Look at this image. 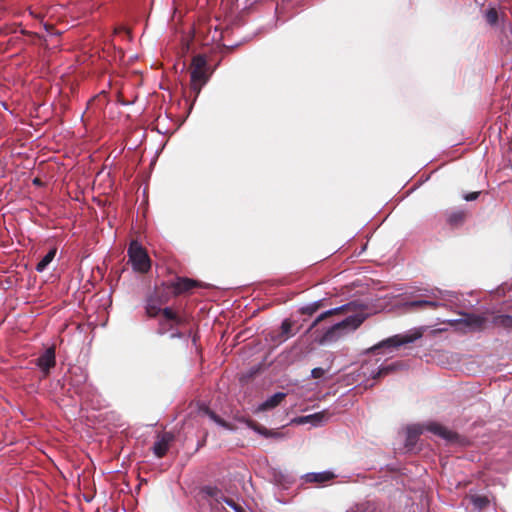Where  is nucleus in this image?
Instances as JSON below:
<instances>
[{
	"label": "nucleus",
	"instance_id": "nucleus-1",
	"mask_svg": "<svg viewBox=\"0 0 512 512\" xmlns=\"http://www.w3.org/2000/svg\"><path fill=\"white\" fill-rule=\"evenodd\" d=\"M190 89L197 98L203 86L209 81L212 72L209 70L206 56L203 54L195 55L192 58L190 67Z\"/></svg>",
	"mask_w": 512,
	"mask_h": 512
},
{
	"label": "nucleus",
	"instance_id": "nucleus-2",
	"mask_svg": "<svg viewBox=\"0 0 512 512\" xmlns=\"http://www.w3.org/2000/svg\"><path fill=\"white\" fill-rule=\"evenodd\" d=\"M365 319L366 314L363 312L350 315L346 317L344 320L328 328L326 332L322 335L319 342L321 344H324L327 342L336 341L344 333L356 330L364 322Z\"/></svg>",
	"mask_w": 512,
	"mask_h": 512
},
{
	"label": "nucleus",
	"instance_id": "nucleus-3",
	"mask_svg": "<svg viewBox=\"0 0 512 512\" xmlns=\"http://www.w3.org/2000/svg\"><path fill=\"white\" fill-rule=\"evenodd\" d=\"M129 262L133 269L139 273H147L151 268V259L146 249L136 240L128 247Z\"/></svg>",
	"mask_w": 512,
	"mask_h": 512
},
{
	"label": "nucleus",
	"instance_id": "nucleus-4",
	"mask_svg": "<svg viewBox=\"0 0 512 512\" xmlns=\"http://www.w3.org/2000/svg\"><path fill=\"white\" fill-rule=\"evenodd\" d=\"M448 324L463 332H480L487 327V318L473 313H463L459 319L449 320Z\"/></svg>",
	"mask_w": 512,
	"mask_h": 512
},
{
	"label": "nucleus",
	"instance_id": "nucleus-5",
	"mask_svg": "<svg viewBox=\"0 0 512 512\" xmlns=\"http://www.w3.org/2000/svg\"><path fill=\"white\" fill-rule=\"evenodd\" d=\"M165 286L177 297L190 293L194 288H203L204 284L191 278L176 276L175 279L165 282Z\"/></svg>",
	"mask_w": 512,
	"mask_h": 512
},
{
	"label": "nucleus",
	"instance_id": "nucleus-6",
	"mask_svg": "<svg viewBox=\"0 0 512 512\" xmlns=\"http://www.w3.org/2000/svg\"><path fill=\"white\" fill-rule=\"evenodd\" d=\"M421 337L420 332H415L413 334H405V335H394L392 337H389L377 345H374L370 351L375 352L376 350L384 347H399L408 343H412L418 338Z\"/></svg>",
	"mask_w": 512,
	"mask_h": 512
},
{
	"label": "nucleus",
	"instance_id": "nucleus-7",
	"mask_svg": "<svg viewBox=\"0 0 512 512\" xmlns=\"http://www.w3.org/2000/svg\"><path fill=\"white\" fill-rule=\"evenodd\" d=\"M37 366L47 376L50 370L56 365L55 347L51 346L45 350L36 360Z\"/></svg>",
	"mask_w": 512,
	"mask_h": 512
},
{
	"label": "nucleus",
	"instance_id": "nucleus-8",
	"mask_svg": "<svg viewBox=\"0 0 512 512\" xmlns=\"http://www.w3.org/2000/svg\"><path fill=\"white\" fill-rule=\"evenodd\" d=\"M174 440V435L171 432H163L157 436V440L153 445V452L158 458H162L169 450L170 444Z\"/></svg>",
	"mask_w": 512,
	"mask_h": 512
},
{
	"label": "nucleus",
	"instance_id": "nucleus-9",
	"mask_svg": "<svg viewBox=\"0 0 512 512\" xmlns=\"http://www.w3.org/2000/svg\"><path fill=\"white\" fill-rule=\"evenodd\" d=\"M426 429L429 432L445 439L448 442H457L459 439V435L456 432L449 430L445 426H443L439 423H436V422L429 423L426 426Z\"/></svg>",
	"mask_w": 512,
	"mask_h": 512
},
{
	"label": "nucleus",
	"instance_id": "nucleus-10",
	"mask_svg": "<svg viewBox=\"0 0 512 512\" xmlns=\"http://www.w3.org/2000/svg\"><path fill=\"white\" fill-rule=\"evenodd\" d=\"M356 304L354 302L348 303L346 305H342L340 307L328 310L322 314H320L311 324L308 331L312 330L314 327H316L321 321L324 319L333 316V315H340L347 312L355 311Z\"/></svg>",
	"mask_w": 512,
	"mask_h": 512
},
{
	"label": "nucleus",
	"instance_id": "nucleus-11",
	"mask_svg": "<svg viewBox=\"0 0 512 512\" xmlns=\"http://www.w3.org/2000/svg\"><path fill=\"white\" fill-rule=\"evenodd\" d=\"M336 475L331 471H323V472H311L307 473L303 476V479L306 483H316V484H325L327 482L332 481Z\"/></svg>",
	"mask_w": 512,
	"mask_h": 512
},
{
	"label": "nucleus",
	"instance_id": "nucleus-12",
	"mask_svg": "<svg viewBox=\"0 0 512 512\" xmlns=\"http://www.w3.org/2000/svg\"><path fill=\"white\" fill-rule=\"evenodd\" d=\"M199 412L205 416H208L212 421H214L216 424L220 425L226 430H234L235 427L222 419L220 416H218L213 410H211L208 406L201 405L199 407Z\"/></svg>",
	"mask_w": 512,
	"mask_h": 512
},
{
	"label": "nucleus",
	"instance_id": "nucleus-13",
	"mask_svg": "<svg viewBox=\"0 0 512 512\" xmlns=\"http://www.w3.org/2000/svg\"><path fill=\"white\" fill-rule=\"evenodd\" d=\"M286 398V393H283V392H277L275 393L274 395H272L271 397H269L266 401H264L263 403H261L258 408H257V411L259 412H263V411H268V410H272L274 409L275 407H277L278 405H280V403Z\"/></svg>",
	"mask_w": 512,
	"mask_h": 512
},
{
	"label": "nucleus",
	"instance_id": "nucleus-14",
	"mask_svg": "<svg viewBox=\"0 0 512 512\" xmlns=\"http://www.w3.org/2000/svg\"><path fill=\"white\" fill-rule=\"evenodd\" d=\"M171 293V289H168L165 286V282H163L160 287H157L154 290L151 296L155 297L156 301H158V304L165 305L169 302Z\"/></svg>",
	"mask_w": 512,
	"mask_h": 512
},
{
	"label": "nucleus",
	"instance_id": "nucleus-15",
	"mask_svg": "<svg viewBox=\"0 0 512 512\" xmlns=\"http://www.w3.org/2000/svg\"><path fill=\"white\" fill-rule=\"evenodd\" d=\"M161 306L162 305L158 304V301H156L155 297L150 295L147 298L146 305H145V311H146L147 316L150 318L157 317L159 314H161V311H162Z\"/></svg>",
	"mask_w": 512,
	"mask_h": 512
},
{
	"label": "nucleus",
	"instance_id": "nucleus-16",
	"mask_svg": "<svg viewBox=\"0 0 512 512\" xmlns=\"http://www.w3.org/2000/svg\"><path fill=\"white\" fill-rule=\"evenodd\" d=\"M329 413L326 411L318 412L315 414L303 416L299 419L300 423H312L313 425L317 426L321 424L322 422L328 420Z\"/></svg>",
	"mask_w": 512,
	"mask_h": 512
},
{
	"label": "nucleus",
	"instance_id": "nucleus-17",
	"mask_svg": "<svg viewBox=\"0 0 512 512\" xmlns=\"http://www.w3.org/2000/svg\"><path fill=\"white\" fill-rule=\"evenodd\" d=\"M467 217V213L464 210H455L448 214L447 222L451 227H458L462 225Z\"/></svg>",
	"mask_w": 512,
	"mask_h": 512
},
{
	"label": "nucleus",
	"instance_id": "nucleus-18",
	"mask_svg": "<svg viewBox=\"0 0 512 512\" xmlns=\"http://www.w3.org/2000/svg\"><path fill=\"white\" fill-rule=\"evenodd\" d=\"M292 327L293 323L290 319L283 320L280 328V333L277 336L279 342H284L295 335V332L292 331Z\"/></svg>",
	"mask_w": 512,
	"mask_h": 512
},
{
	"label": "nucleus",
	"instance_id": "nucleus-19",
	"mask_svg": "<svg viewBox=\"0 0 512 512\" xmlns=\"http://www.w3.org/2000/svg\"><path fill=\"white\" fill-rule=\"evenodd\" d=\"M403 364L401 362H394L389 365L381 366L378 371L372 375L373 379H379L384 376L394 373L396 370L401 368Z\"/></svg>",
	"mask_w": 512,
	"mask_h": 512
},
{
	"label": "nucleus",
	"instance_id": "nucleus-20",
	"mask_svg": "<svg viewBox=\"0 0 512 512\" xmlns=\"http://www.w3.org/2000/svg\"><path fill=\"white\" fill-rule=\"evenodd\" d=\"M406 305L413 309H436L440 306L438 302L430 300H414L408 302Z\"/></svg>",
	"mask_w": 512,
	"mask_h": 512
},
{
	"label": "nucleus",
	"instance_id": "nucleus-21",
	"mask_svg": "<svg viewBox=\"0 0 512 512\" xmlns=\"http://www.w3.org/2000/svg\"><path fill=\"white\" fill-rule=\"evenodd\" d=\"M492 324L497 327L512 329V316L506 314L496 315L492 319Z\"/></svg>",
	"mask_w": 512,
	"mask_h": 512
},
{
	"label": "nucleus",
	"instance_id": "nucleus-22",
	"mask_svg": "<svg viewBox=\"0 0 512 512\" xmlns=\"http://www.w3.org/2000/svg\"><path fill=\"white\" fill-rule=\"evenodd\" d=\"M56 255V248L51 249L36 265V270L38 272H42L46 269V267L52 262Z\"/></svg>",
	"mask_w": 512,
	"mask_h": 512
},
{
	"label": "nucleus",
	"instance_id": "nucleus-23",
	"mask_svg": "<svg viewBox=\"0 0 512 512\" xmlns=\"http://www.w3.org/2000/svg\"><path fill=\"white\" fill-rule=\"evenodd\" d=\"M247 426L251 429H253L255 432L259 433L260 435L270 438L272 437L271 430L267 429L266 427L258 424L257 422L253 420H246L245 421Z\"/></svg>",
	"mask_w": 512,
	"mask_h": 512
},
{
	"label": "nucleus",
	"instance_id": "nucleus-24",
	"mask_svg": "<svg viewBox=\"0 0 512 512\" xmlns=\"http://www.w3.org/2000/svg\"><path fill=\"white\" fill-rule=\"evenodd\" d=\"M322 307V301H317L301 308L300 312L304 315H313Z\"/></svg>",
	"mask_w": 512,
	"mask_h": 512
},
{
	"label": "nucleus",
	"instance_id": "nucleus-25",
	"mask_svg": "<svg viewBox=\"0 0 512 512\" xmlns=\"http://www.w3.org/2000/svg\"><path fill=\"white\" fill-rule=\"evenodd\" d=\"M72 374L75 376V377H71V380H70V385L75 387V393L79 394L81 392V389H80V384L85 382L86 379H87V376L86 375H83L82 373L79 375V378L80 379H76L77 377V374L76 372H72Z\"/></svg>",
	"mask_w": 512,
	"mask_h": 512
},
{
	"label": "nucleus",
	"instance_id": "nucleus-26",
	"mask_svg": "<svg viewBox=\"0 0 512 512\" xmlns=\"http://www.w3.org/2000/svg\"><path fill=\"white\" fill-rule=\"evenodd\" d=\"M473 505L478 509H484L488 506L489 500L486 496L476 495L472 497Z\"/></svg>",
	"mask_w": 512,
	"mask_h": 512
},
{
	"label": "nucleus",
	"instance_id": "nucleus-27",
	"mask_svg": "<svg viewBox=\"0 0 512 512\" xmlns=\"http://www.w3.org/2000/svg\"><path fill=\"white\" fill-rule=\"evenodd\" d=\"M486 20L490 25H495L498 22V12L495 8H490L486 12Z\"/></svg>",
	"mask_w": 512,
	"mask_h": 512
},
{
	"label": "nucleus",
	"instance_id": "nucleus-28",
	"mask_svg": "<svg viewBox=\"0 0 512 512\" xmlns=\"http://www.w3.org/2000/svg\"><path fill=\"white\" fill-rule=\"evenodd\" d=\"M161 314L166 320L173 321V319H177V313L170 307H165L162 309Z\"/></svg>",
	"mask_w": 512,
	"mask_h": 512
},
{
	"label": "nucleus",
	"instance_id": "nucleus-29",
	"mask_svg": "<svg viewBox=\"0 0 512 512\" xmlns=\"http://www.w3.org/2000/svg\"><path fill=\"white\" fill-rule=\"evenodd\" d=\"M226 504L235 512H246L245 509L240 504L236 503L232 499L226 500Z\"/></svg>",
	"mask_w": 512,
	"mask_h": 512
},
{
	"label": "nucleus",
	"instance_id": "nucleus-30",
	"mask_svg": "<svg viewBox=\"0 0 512 512\" xmlns=\"http://www.w3.org/2000/svg\"><path fill=\"white\" fill-rule=\"evenodd\" d=\"M326 373V370L321 368V367H317V368H314L312 369L311 371V376L314 378V379H318V378H321L325 375Z\"/></svg>",
	"mask_w": 512,
	"mask_h": 512
},
{
	"label": "nucleus",
	"instance_id": "nucleus-31",
	"mask_svg": "<svg viewBox=\"0 0 512 512\" xmlns=\"http://www.w3.org/2000/svg\"><path fill=\"white\" fill-rule=\"evenodd\" d=\"M479 194H480V192H471L469 194H466L464 196V199L466 201H474V200H476L479 197Z\"/></svg>",
	"mask_w": 512,
	"mask_h": 512
},
{
	"label": "nucleus",
	"instance_id": "nucleus-32",
	"mask_svg": "<svg viewBox=\"0 0 512 512\" xmlns=\"http://www.w3.org/2000/svg\"><path fill=\"white\" fill-rule=\"evenodd\" d=\"M172 322H173L174 324H176V325H183V324L185 323V320H184V318H183V317H181V316H179V315L177 314V319H173V321H172Z\"/></svg>",
	"mask_w": 512,
	"mask_h": 512
},
{
	"label": "nucleus",
	"instance_id": "nucleus-33",
	"mask_svg": "<svg viewBox=\"0 0 512 512\" xmlns=\"http://www.w3.org/2000/svg\"><path fill=\"white\" fill-rule=\"evenodd\" d=\"M159 326H160V327H159V330H158V334L163 335V334L166 332V330H165V328H164V322H163V321H160V322H159Z\"/></svg>",
	"mask_w": 512,
	"mask_h": 512
},
{
	"label": "nucleus",
	"instance_id": "nucleus-34",
	"mask_svg": "<svg viewBox=\"0 0 512 512\" xmlns=\"http://www.w3.org/2000/svg\"><path fill=\"white\" fill-rule=\"evenodd\" d=\"M183 337V333L182 332H174L171 334V338H182Z\"/></svg>",
	"mask_w": 512,
	"mask_h": 512
},
{
	"label": "nucleus",
	"instance_id": "nucleus-35",
	"mask_svg": "<svg viewBox=\"0 0 512 512\" xmlns=\"http://www.w3.org/2000/svg\"><path fill=\"white\" fill-rule=\"evenodd\" d=\"M272 437L271 438H280L282 434L278 431L271 430Z\"/></svg>",
	"mask_w": 512,
	"mask_h": 512
},
{
	"label": "nucleus",
	"instance_id": "nucleus-36",
	"mask_svg": "<svg viewBox=\"0 0 512 512\" xmlns=\"http://www.w3.org/2000/svg\"><path fill=\"white\" fill-rule=\"evenodd\" d=\"M33 184H34V185H37V186H40V185H42V181H41L39 178H35V179L33 180Z\"/></svg>",
	"mask_w": 512,
	"mask_h": 512
},
{
	"label": "nucleus",
	"instance_id": "nucleus-37",
	"mask_svg": "<svg viewBox=\"0 0 512 512\" xmlns=\"http://www.w3.org/2000/svg\"><path fill=\"white\" fill-rule=\"evenodd\" d=\"M205 491H206V493H207V494H209V495L213 496V488H211V487H207V488L205 489Z\"/></svg>",
	"mask_w": 512,
	"mask_h": 512
}]
</instances>
